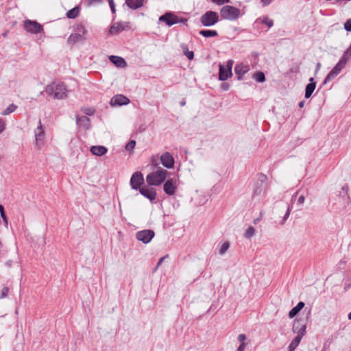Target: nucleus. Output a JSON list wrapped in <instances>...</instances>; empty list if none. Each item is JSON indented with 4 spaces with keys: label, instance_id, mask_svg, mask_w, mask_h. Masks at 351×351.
Segmentation results:
<instances>
[{
    "label": "nucleus",
    "instance_id": "c756f323",
    "mask_svg": "<svg viewBox=\"0 0 351 351\" xmlns=\"http://www.w3.org/2000/svg\"><path fill=\"white\" fill-rule=\"evenodd\" d=\"M301 340L302 339L299 337H295L289 346V351H294L300 344Z\"/></svg>",
    "mask_w": 351,
    "mask_h": 351
},
{
    "label": "nucleus",
    "instance_id": "09e8293b",
    "mask_svg": "<svg viewBox=\"0 0 351 351\" xmlns=\"http://www.w3.org/2000/svg\"><path fill=\"white\" fill-rule=\"evenodd\" d=\"M221 88L223 90H228L230 85L229 84L224 82L221 84Z\"/></svg>",
    "mask_w": 351,
    "mask_h": 351
},
{
    "label": "nucleus",
    "instance_id": "f8f14e48",
    "mask_svg": "<svg viewBox=\"0 0 351 351\" xmlns=\"http://www.w3.org/2000/svg\"><path fill=\"white\" fill-rule=\"evenodd\" d=\"M160 161L162 165L167 169H171L174 167L175 160L173 156L168 152L161 155Z\"/></svg>",
    "mask_w": 351,
    "mask_h": 351
},
{
    "label": "nucleus",
    "instance_id": "bf43d9fd",
    "mask_svg": "<svg viewBox=\"0 0 351 351\" xmlns=\"http://www.w3.org/2000/svg\"><path fill=\"white\" fill-rule=\"evenodd\" d=\"M304 103H305V102H304V101H301L299 103L298 106H299L300 108H303V107H304Z\"/></svg>",
    "mask_w": 351,
    "mask_h": 351
},
{
    "label": "nucleus",
    "instance_id": "ddd939ff",
    "mask_svg": "<svg viewBox=\"0 0 351 351\" xmlns=\"http://www.w3.org/2000/svg\"><path fill=\"white\" fill-rule=\"evenodd\" d=\"M306 326L305 324H302L299 320H295L292 330L294 333H297L296 337L302 339L306 334Z\"/></svg>",
    "mask_w": 351,
    "mask_h": 351
},
{
    "label": "nucleus",
    "instance_id": "49530a36",
    "mask_svg": "<svg viewBox=\"0 0 351 351\" xmlns=\"http://www.w3.org/2000/svg\"><path fill=\"white\" fill-rule=\"evenodd\" d=\"M151 164L152 166L157 167L158 165V156H153L151 158Z\"/></svg>",
    "mask_w": 351,
    "mask_h": 351
},
{
    "label": "nucleus",
    "instance_id": "37998d69",
    "mask_svg": "<svg viewBox=\"0 0 351 351\" xmlns=\"http://www.w3.org/2000/svg\"><path fill=\"white\" fill-rule=\"evenodd\" d=\"M213 3L218 5H221L224 3H228L230 0H211Z\"/></svg>",
    "mask_w": 351,
    "mask_h": 351
},
{
    "label": "nucleus",
    "instance_id": "f257e3e1",
    "mask_svg": "<svg viewBox=\"0 0 351 351\" xmlns=\"http://www.w3.org/2000/svg\"><path fill=\"white\" fill-rule=\"evenodd\" d=\"M45 92L55 99H63L67 97V89L62 82H53L48 84L45 88Z\"/></svg>",
    "mask_w": 351,
    "mask_h": 351
},
{
    "label": "nucleus",
    "instance_id": "473e14b6",
    "mask_svg": "<svg viewBox=\"0 0 351 351\" xmlns=\"http://www.w3.org/2000/svg\"><path fill=\"white\" fill-rule=\"evenodd\" d=\"M351 58V44L350 45L349 47L344 52L343 56L341 57V60H344L345 62L347 63L350 58Z\"/></svg>",
    "mask_w": 351,
    "mask_h": 351
},
{
    "label": "nucleus",
    "instance_id": "5701e85b",
    "mask_svg": "<svg viewBox=\"0 0 351 351\" xmlns=\"http://www.w3.org/2000/svg\"><path fill=\"white\" fill-rule=\"evenodd\" d=\"M144 0H125L126 5L132 10H136L143 6Z\"/></svg>",
    "mask_w": 351,
    "mask_h": 351
},
{
    "label": "nucleus",
    "instance_id": "4c0bfd02",
    "mask_svg": "<svg viewBox=\"0 0 351 351\" xmlns=\"http://www.w3.org/2000/svg\"><path fill=\"white\" fill-rule=\"evenodd\" d=\"M263 24L267 25L269 27H271L274 25V21L271 19H268L267 17H265L262 21Z\"/></svg>",
    "mask_w": 351,
    "mask_h": 351
},
{
    "label": "nucleus",
    "instance_id": "79ce46f5",
    "mask_svg": "<svg viewBox=\"0 0 351 351\" xmlns=\"http://www.w3.org/2000/svg\"><path fill=\"white\" fill-rule=\"evenodd\" d=\"M289 215H290V207H289V206H288L287 208V212H286V213H285V216L283 217L282 220L281 221V224L285 223V222L286 221V220L289 217Z\"/></svg>",
    "mask_w": 351,
    "mask_h": 351
},
{
    "label": "nucleus",
    "instance_id": "0eeeda50",
    "mask_svg": "<svg viewBox=\"0 0 351 351\" xmlns=\"http://www.w3.org/2000/svg\"><path fill=\"white\" fill-rule=\"evenodd\" d=\"M346 62L344 60L340 59V60L337 63V64L332 68V69L328 73L326 78L323 82V84H326L327 82H330L332 79H334L336 76H337L341 70L346 66Z\"/></svg>",
    "mask_w": 351,
    "mask_h": 351
},
{
    "label": "nucleus",
    "instance_id": "603ef678",
    "mask_svg": "<svg viewBox=\"0 0 351 351\" xmlns=\"http://www.w3.org/2000/svg\"><path fill=\"white\" fill-rule=\"evenodd\" d=\"M246 343H241L237 348V351H244L245 349Z\"/></svg>",
    "mask_w": 351,
    "mask_h": 351
},
{
    "label": "nucleus",
    "instance_id": "4be33fe9",
    "mask_svg": "<svg viewBox=\"0 0 351 351\" xmlns=\"http://www.w3.org/2000/svg\"><path fill=\"white\" fill-rule=\"evenodd\" d=\"M111 62H112L114 65L118 67H124L126 65L125 60L119 56H110L109 58Z\"/></svg>",
    "mask_w": 351,
    "mask_h": 351
},
{
    "label": "nucleus",
    "instance_id": "dca6fc26",
    "mask_svg": "<svg viewBox=\"0 0 351 351\" xmlns=\"http://www.w3.org/2000/svg\"><path fill=\"white\" fill-rule=\"evenodd\" d=\"M177 186H176L175 181L173 179L167 180L163 186V190L168 195H173L176 191Z\"/></svg>",
    "mask_w": 351,
    "mask_h": 351
},
{
    "label": "nucleus",
    "instance_id": "de8ad7c7",
    "mask_svg": "<svg viewBox=\"0 0 351 351\" xmlns=\"http://www.w3.org/2000/svg\"><path fill=\"white\" fill-rule=\"evenodd\" d=\"M5 129V122L0 119V134L3 132Z\"/></svg>",
    "mask_w": 351,
    "mask_h": 351
},
{
    "label": "nucleus",
    "instance_id": "5fc2aeb1",
    "mask_svg": "<svg viewBox=\"0 0 351 351\" xmlns=\"http://www.w3.org/2000/svg\"><path fill=\"white\" fill-rule=\"evenodd\" d=\"M93 112H94V110H92L90 109L85 111V113L88 115H92L93 114Z\"/></svg>",
    "mask_w": 351,
    "mask_h": 351
},
{
    "label": "nucleus",
    "instance_id": "69168bd1",
    "mask_svg": "<svg viewBox=\"0 0 351 351\" xmlns=\"http://www.w3.org/2000/svg\"><path fill=\"white\" fill-rule=\"evenodd\" d=\"M348 319L351 320V312L348 314Z\"/></svg>",
    "mask_w": 351,
    "mask_h": 351
},
{
    "label": "nucleus",
    "instance_id": "2f4dec72",
    "mask_svg": "<svg viewBox=\"0 0 351 351\" xmlns=\"http://www.w3.org/2000/svg\"><path fill=\"white\" fill-rule=\"evenodd\" d=\"M17 108V106H16L15 104H12L8 106V107L5 109L2 112H1V114L2 115H7V114H10L11 112L15 111V110Z\"/></svg>",
    "mask_w": 351,
    "mask_h": 351
},
{
    "label": "nucleus",
    "instance_id": "680f3d73",
    "mask_svg": "<svg viewBox=\"0 0 351 351\" xmlns=\"http://www.w3.org/2000/svg\"><path fill=\"white\" fill-rule=\"evenodd\" d=\"M298 193V192H296L292 197H291V202H293V200L295 199L297 194Z\"/></svg>",
    "mask_w": 351,
    "mask_h": 351
},
{
    "label": "nucleus",
    "instance_id": "bb28decb",
    "mask_svg": "<svg viewBox=\"0 0 351 351\" xmlns=\"http://www.w3.org/2000/svg\"><path fill=\"white\" fill-rule=\"evenodd\" d=\"M184 54L187 57V58L190 60H193L194 58V53L192 51H189L188 49V46L186 44H182L180 45Z\"/></svg>",
    "mask_w": 351,
    "mask_h": 351
},
{
    "label": "nucleus",
    "instance_id": "7ed1b4c3",
    "mask_svg": "<svg viewBox=\"0 0 351 351\" xmlns=\"http://www.w3.org/2000/svg\"><path fill=\"white\" fill-rule=\"evenodd\" d=\"M220 15L223 19L234 21L240 16L241 10L232 5H224L221 8Z\"/></svg>",
    "mask_w": 351,
    "mask_h": 351
},
{
    "label": "nucleus",
    "instance_id": "a19ab883",
    "mask_svg": "<svg viewBox=\"0 0 351 351\" xmlns=\"http://www.w3.org/2000/svg\"><path fill=\"white\" fill-rule=\"evenodd\" d=\"M304 201H305L304 195H300L298 199V202H297L298 206H299L300 207H302L304 203Z\"/></svg>",
    "mask_w": 351,
    "mask_h": 351
},
{
    "label": "nucleus",
    "instance_id": "20e7f679",
    "mask_svg": "<svg viewBox=\"0 0 351 351\" xmlns=\"http://www.w3.org/2000/svg\"><path fill=\"white\" fill-rule=\"evenodd\" d=\"M267 177L265 174L259 173L257 175L254 186L253 197L260 195L266 191L267 188Z\"/></svg>",
    "mask_w": 351,
    "mask_h": 351
},
{
    "label": "nucleus",
    "instance_id": "a878e982",
    "mask_svg": "<svg viewBox=\"0 0 351 351\" xmlns=\"http://www.w3.org/2000/svg\"><path fill=\"white\" fill-rule=\"evenodd\" d=\"M124 27L121 23H114L110 28L109 32L112 34H118L123 31Z\"/></svg>",
    "mask_w": 351,
    "mask_h": 351
},
{
    "label": "nucleus",
    "instance_id": "9b49d317",
    "mask_svg": "<svg viewBox=\"0 0 351 351\" xmlns=\"http://www.w3.org/2000/svg\"><path fill=\"white\" fill-rule=\"evenodd\" d=\"M159 21L164 22L170 27L179 23V17L171 12H167L159 17Z\"/></svg>",
    "mask_w": 351,
    "mask_h": 351
},
{
    "label": "nucleus",
    "instance_id": "4d7b16f0",
    "mask_svg": "<svg viewBox=\"0 0 351 351\" xmlns=\"http://www.w3.org/2000/svg\"><path fill=\"white\" fill-rule=\"evenodd\" d=\"M108 3H109L110 8L115 5L113 0H108Z\"/></svg>",
    "mask_w": 351,
    "mask_h": 351
},
{
    "label": "nucleus",
    "instance_id": "f03ea898",
    "mask_svg": "<svg viewBox=\"0 0 351 351\" xmlns=\"http://www.w3.org/2000/svg\"><path fill=\"white\" fill-rule=\"evenodd\" d=\"M168 172L162 168L149 173L146 177V182L149 186H158L165 182Z\"/></svg>",
    "mask_w": 351,
    "mask_h": 351
},
{
    "label": "nucleus",
    "instance_id": "338daca9",
    "mask_svg": "<svg viewBox=\"0 0 351 351\" xmlns=\"http://www.w3.org/2000/svg\"><path fill=\"white\" fill-rule=\"evenodd\" d=\"M6 34H7L6 32L3 33V36L5 37L6 36Z\"/></svg>",
    "mask_w": 351,
    "mask_h": 351
},
{
    "label": "nucleus",
    "instance_id": "2eb2a0df",
    "mask_svg": "<svg viewBox=\"0 0 351 351\" xmlns=\"http://www.w3.org/2000/svg\"><path fill=\"white\" fill-rule=\"evenodd\" d=\"M250 71V67L247 64H237L234 67V73L238 80H243V75Z\"/></svg>",
    "mask_w": 351,
    "mask_h": 351
},
{
    "label": "nucleus",
    "instance_id": "7c9ffc66",
    "mask_svg": "<svg viewBox=\"0 0 351 351\" xmlns=\"http://www.w3.org/2000/svg\"><path fill=\"white\" fill-rule=\"evenodd\" d=\"M253 78L258 82H264L265 81V75L263 72L258 71L253 75Z\"/></svg>",
    "mask_w": 351,
    "mask_h": 351
},
{
    "label": "nucleus",
    "instance_id": "6e6d98bb",
    "mask_svg": "<svg viewBox=\"0 0 351 351\" xmlns=\"http://www.w3.org/2000/svg\"><path fill=\"white\" fill-rule=\"evenodd\" d=\"M320 68H321V63L317 62L316 64L315 72H317L320 69Z\"/></svg>",
    "mask_w": 351,
    "mask_h": 351
},
{
    "label": "nucleus",
    "instance_id": "f704fd0d",
    "mask_svg": "<svg viewBox=\"0 0 351 351\" xmlns=\"http://www.w3.org/2000/svg\"><path fill=\"white\" fill-rule=\"evenodd\" d=\"M136 145V141L134 140H130L125 145V149L128 152L132 151Z\"/></svg>",
    "mask_w": 351,
    "mask_h": 351
},
{
    "label": "nucleus",
    "instance_id": "4468645a",
    "mask_svg": "<svg viewBox=\"0 0 351 351\" xmlns=\"http://www.w3.org/2000/svg\"><path fill=\"white\" fill-rule=\"evenodd\" d=\"M130 101V99L127 97L123 95H117L111 99L110 104L112 106H121L128 104Z\"/></svg>",
    "mask_w": 351,
    "mask_h": 351
},
{
    "label": "nucleus",
    "instance_id": "6ab92c4d",
    "mask_svg": "<svg viewBox=\"0 0 351 351\" xmlns=\"http://www.w3.org/2000/svg\"><path fill=\"white\" fill-rule=\"evenodd\" d=\"M34 134L36 145H38L40 142L43 141L45 137V131L40 120H39L38 126L35 130Z\"/></svg>",
    "mask_w": 351,
    "mask_h": 351
},
{
    "label": "nucleus",
    "instance_id": "ea45409f",
    "mask_svg": "<svg viewBox=\"0 0 351 351\" xmlns=\"http://www.w3.org/2000/svg\"><path fill=\"white\" fill-rule=\"evenodd\" d=\"M9 289L7 287H4L1 291V298H3L8 296Z\"/></svg>",
    "mask_w": 351,
    "mask_h": 351
},
{
    "label": "nucleus",
    "instance_id": "c85d7f7f",
    "mask_svg": "<svg viewBox=\"0 0 351 351\" xmlns=\"http://www.w3.org/2000/svg\"><path fill=\"white\" fill-rule=\"evenodd\" d=\"M80 10L78 7H75L66 12V16L69 19H75L79 15Z\"/></svg>",
    "mask_w": 351,
    "mask_h": 351
},
{
    "label": "nucleus",
    "instance_id": "3c124183",
    "mask_svg": "<svg viewBox=\"0 0 351 351\" xmlns=\"http://www.w3.org/2000/svg\"><path fill=\"white\" fill-rule=\"evenodd\" d=\"M78 32L79 33H80L81 34H82V36L85 34H86L87 31L86 29H85L84 27L83 26H80L79 28H78Z\"/></svg>",
    "mask_w": 351,
    "mask_h": 351
},
{
    "label": "nucleus",
    "instance_id": "412c9836",
    "mask_svg": "<svg viewBox=\"0 0 351 351\" xmlns=\"http://www.w3.org/2000/svg\"><path fill=\"white\" fill-rule=\"evenodd\" d=\"M90 152L93 155L101 156L107 153L108 148L101 145H94L90 148Z\"/></svg>",
    "mask_w": 351,
    "mask_h": 351
},
{
    "label": "nucleus",
    "instance_id": "423d86ee",
    "mask_svg": "<svg viewBox=\"0 0 351 351\" xmlns=\"http://www.w3.org/2000/svg\"><path fill=\"white\" fill-rule=\"evenodd\" d=\"M234 62L229 60L226 62V65L219 64V80L221 81L226 80L229 77L232 75V69Z\"/></svg>",
    "mask_w": 351,
    "mask_h": 351
},
{
    "label": "nucleus",
    "instance_id": "c03bdc74",
    "mask_svg": "<svg viewBox=\"0 0 351 351\" xmlns=\"http://www.w3.org/2000/svg\"><path fill=\"white\" fill-rule=\"evenodd\" d=\"M167 256H168V255H166V256H163V257H161V258L158 260V263H157V265H156V267H155V269H154V271H156V270H157V269H158V268L161 265V264L162 263V262L164 261V260H165Z\"/></svg>",
    "mask_w": 351,
    "mask_h": 351
},
{
    "label": "nucleus",
    "instance_id": "a18cd8bd",
    "mask_svg": "<svg viewBox=\"0 0 351 351\" xmlns=\"http://www.w3.org/2000/svg\"><path fill=\"white\" fill-rule=\"evenodd\" d=\"M246 340V335L245 334H240L238 336V341L241 343H245V341Z\"/></svg>",
    "mask_w": 351,
    "mask_h": 351
},
{
    "label": "nucleus",
    "instance_id": "a211bd4d",
    "mask_svg": "<svg viewBox=\"0 0 351 351\" xmlns=\"http://www.w3.org/2000/svg\"><path fill=\"white\" fill-rule=\"evenodd\" d=\"M348 186L345 185L342 186L341 191L339 193V199H341L342 204L344 206H346L350 203V197L348 196Z\"/></svg>",
    "mask_w": 351,
    "mask_h": 351
},
{
    "label": "nucleus",
    "instance_id": "72a5a7b5",
    "mask_svg": "<svg viewBox=\"0 0 351 351\" xmlns=\"http://www.w3.org/2000/svg\"><path fill=\"white\" fill-rule=\"evenodd\" d=\"M255 232H256V230H255L254 228L252 226H250L246 230V231L244 234V237L247 239L251 238L252 237H253L254 235Z\"/></svg>",
    "mask_w": 351,
    "mask_h": 351
},
{
    "label": "nucleus",
    "instance_id": "864d4df0",
    "mask_svg": "<svg viewBox=\"0 0 351 351\" xmlns=\"http://www.w3.org/2000/svg\"><path fill=\"white\" fill-rule=\"evenodd\" d=\"M272 0H261V2L264 5H268Z\"/></svg>",
    "mask_w": 351,
    "mask_h": 351
},
{
    "label": "nucleus",
    "instance_id": "cd10ccee",
    "mask_svg": "<svg viewBox=\"0 0 351 351\" xmlns=\"http://www.w3.org/2000/svg\"><path fill=\"white\" fill-rule=\"evenodd\" d=\"M83 40H84V38L82 34L78 32L71 34L69 37L68 41L70 43H76Z\"/></svg>",
    "mask_w": 351,
    "mask_h": 351
},
{
    "label": "nucleus",
    "instance_id": "e433bc0d",
    "mask_svg": "<svg viewBox=\"0 0 351 351\" xmlns=\"http://www.w3.org/2000/svg\"><path fill=\"white\" fill-rule=\"evenodd\" d=\"M0 215L1 218L3 219V221L7 223H8V218L5 215V211H4V207L3 205L0 204Z\"/></svg>",
    "mask_w": 351,
    "mask_h": 351
},
{
    "label": "nucleus",
    "instance_id": "c9c22d12",
    "mask_svg": "<svg viewBox=\"0 0 351 351\" xmlns=\"http://www.w3.org/2000/svg\"><path fill=\"white\" fill-rule=\"evenodd\" d=\"M230 247V243L226 241V242H224L222 245L221 246V248L219 250V254L222 255Z\"/></svg>",
    "mask_w": 351,
    "mask_h": 351
},
{
    "label": "nucleus",
    "instance_id": "39448f33",
    "mask_svg": "<svg viewBox=\"0 0 351 351\" xmlns=\"http://www.w3.org/2000/svg\"><path fill=\"white\" fill-rule=\"evenodd\" d=\"M219 21V15L216 12L207 11L200 17V22L204 27H210Z\"/></svg>",
    "mask_w": 351,
    "mask_h": 351
},
{
    "label": "nucleus",
    "instance_id": "6e6552de",
    "mask_svg": "<svg viewBox=\"0 0 351 351\" xmlns=\"http://www.w3.org/2000/svg\"><path fill=\"white\" fill-rule=\"evenodd\" d=\"M24 28L27 32L32 34H38L43 31V27L41 24L31 20H26L24 22Z\"/></svg>",
    "mask_w": 351,
    "mask_h": 351
},
{
    "label": "nucleus",
    "instance_id": "f3484780",
    "mask_svg": "<svg viewBox=\"0 0 351 351\" xmlns=\"http://www.w3.org/2000/svg\"><path fill=\"white\" fill-rule=\"evenodd\" d=\"M140 193L151 202L156 199V192L154 188L147 189L142 187L139 189Z\"/></svg>",
    "mask_w": 351,
    "mask_h": 351
},
{
    "label": "nucleus",
    "instance_id": "9d476101",
    "mask_svg": "<svg viewBox=\"0 0 351 351\" xmlns=\"http://www.w3.org/2000/svg\"><path fill=\"white\" fill-rule=\"evenodd\" d=\"M155 233L152 230H143L136 232V237L138 241H142L143 243H149L154 237Z\"/></svg>",
    "mask_w": 351,
    "mask_h": 351
},
{
    "label": "nucleus",
    "instance_id": "0e129e2a",
    "mask_svg": "<svg viewBox=\"0 0 351 351\" xmlns=\"http://www.w3.org/2000/svg\"><path fill=\"white\" fill-rule=\"evenodd\" d=\"M185 104H186L185 101H181V102H180V105H181L182 106H184V105H185Z\"/></svg>",
    "mask_w": 351,
    "mask_h": 351
},
{
    "label": "nucleus",
    "instance_id": "052dcab7",
    "mask_svg": "<svg viewBox=\"0 0 351 351\" xmlns=\"http://www.w3.org/2000/svg\"><path fill=\"white\" fill-rule=\"evenodd\" d=\"M82 120L83 121L89 122V119L87 117H86V116L82 117Z\"/></svg>",
    "mask_w": 351,
    "mask_h": 351
},
{
    "label": "nucleus",
    "instance_id": "1a4fd4ad",
    "mask_svg": "<svg viewBox=\"0 0 351 351\" xmlns=\"http://www.w3.org/2000/svg\"><path fill=\"white\" fill-rule=\"evenodd\" d=\"M144 183L143 176L141 172L136 171L134 173L130 178V186L134 190L141 189V185Z\"/></svg>",
    "mask_w": 351,
    "mask_h": 351
},
{
    "label": "nucleus",
    "instance_id": "b1692460",
    "mask_svg": "<svg viewBox=\"0 0 351 351\" xmlns=\"http://www.w3.org/2000/svg\"><path fill=\"white\" fill-rule=\"evenodd\" d=\"M304 302H299L289 313V318L294 317L304 306Z\"/></svg>",
    "mask_w": 351,
    "mask_h": 351
},
{
    "label": "nucleus",
    "instance_id": "393cba45",
    "mask_svg": "<svg viewBox=\"0 0 351 351\" xmlns=\"http://www.w3.org/2000/svg\"><path fill=\"white\" fill-rule=\"evenodd\" d=\"M199 34L205 38L215 37L218 36V32L216 30L211 29H202Z\"/></svg>",
    "mask_w": 351,
    "mask_h": 351
},
{
    "label": "nucleus",
    "instance_id": "8fccbe9b",
    "mask_svg": "<svg viewBox=\"0 0 351 351\" xmlns=\"http://www.w3.org/2000/svg\"><path fill=\"white\" fill-rule=\"evenodd\" d=\"M102 2V0H88V5L98 4Z\"/></svg>",
    "mask_w": 351,
    "mask_h": 351
},
{
    "label": "nucleus",
    "instance_id": "13d9d810",
    "mask_svg": "<svg viewBox=\"0 0 351 351\" xmlns=\"http://www.w3.org/2000/svg\"><path fill=\"white\" fill-rule=\"evenodd\" d=\"M179 22H181V23H187V19H184V18H182V19H179Z\"/></svg>",
    "mask_w": 351,
    "mask_h": 351
},
{
    "label": "nucleus",
    "instance_id": "aec40b11",
    "mask_svg": "<svg viewBox=\"0 0 351 351\" xmlns=\"http://www.w3.org/2000/svg\"><path fill=\"white\" fill-rule=\"evenodd\" d=\"M316 87V82L314 80L313 77H311L309 79V83L306 86L305 88V97L306 99L311 97L313 91L315 90Z\"/></svg>",
    "mask_w": 351,
    "mask_h": 351
},
{
    "label": "nucleus",
    "instance_id": "58836bf2",
    "mask_svg": "<svg viewBox=\"0 0 351 351\" xmlns=\"http://www.w3.org/2000/svg\"><path fill=\"white\" fill-rule=\"evenodd\" d=\"M344 29L347 32H351V18L348 19L344 23Z\"/></svg>",
    "mask_w": 351,
    "mask_h": 351
},
{
    "label": "nucleus",
    "instance_id": "e2e57ef3",
    "mask_svg": "<svg viewBox=\"0 0 351 351\" xmlns=\"http://www.w3.org/2000/svg\"><path fill=\"white\" fill-rule=\"evenodd\" d=\"M110 9L112 13H115V5L110 7Z\"/></svg>",
    "mask_w": 351,
    "mask_h": 351
}]
</instances>
